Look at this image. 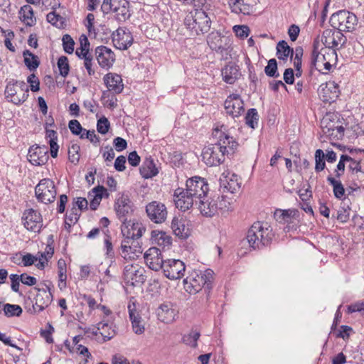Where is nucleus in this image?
Here are the masks:
<instances>
[{"instance_id": "69168bd1", "label": "nucleus", "mask_w": 364, "mask_h": 364, "mask_svg": "<svg viewBox=\"0 0 364 364\" xmlns=\"http://www.w3.org/2000/svg\"><path fill=\"white\" fill-rule=\"evenodd\" d=\"M68 127L70 132L75 135H80L85 129L77 119L70 120L68 123Z\"/></svg>"}, {"instance_id": "de8ad7c7", "label": "nucleus", "mask_w": 364, "mask_h": 364, "mask_svg": "<svg viewBox=\"0 0 364 364\" xmlns=\"http://www.w3.org/2000/svg\"><path fill=\"white\" fill-rule=\"evenodd\" d=\"M47 21L52 25L57 28H61L65 26V18L56 13L55 11H52L48 13L46 16Z\"/></svg>"}, {"instance_id": "e2e57ef3", "label": "nucleus", "mask_w": 364, "mask_h": 364, "mask_svg": "<svg viewBox=\"0 0 364 364\" xmlns=\"http://www.w3.org/2000/svg\"><path fill=\"white\" fill-rule=\"evenodd\" d=\"M58 278L60 282H65L66 275V264L65 260L59 259L58 262Z\"/></svg>"}, {"instance_id": "4be33fe9", "label": "nucleus", "mask_w": 364, "mask_h": 364, "mask_svg": "<svg viewBox=\"0 0 364 364\" xmlns=\"http://www.w3.org/2000/svg\"><path fill=\"white\" fill-rule=\"evenodd\" d=\"M96 59L102 68L109 69L115 62L114 52L105 46H97L95 50Z\"/></svg>"}, {"instance_id": "2f4dec72", "label": "nucleus", "mask_w": 364, "mask_h": 364, "mask_svg": "<svg viewBox=\"0 0 364 364\" xmlns=\"http://www.w3.org/2000/svg\"><path fill=\"white\" fill-rule=\"evenodd\" d=\"M171 229L174 235L181 240H185L190 235V230L182 219L173 218L171 222Z\"/></svg>"}, {"instance_id": "6ab92c4d", "label": "nucleus", "mask_w": 364, "mask_h": 364, "mask_svg": "<svg viewBox=\"0 0 364 364\" xmlns=\"http://www.w3.org/2000/svg\"><path fill=\"white\" fill-rule=\"evenodd\" d=\"M144 269L138 266H126L124 271V279L127 284L132 286L141 284L146 281V276L144 274Z\"/></svg>"}, {"instance_id": "a211bd4d", "label": "nucleus", "mask_w": 364, "mask_h": 364, "mask_svg": "<svg viewBox=\"0 0 364 364\" xmlns=\"http://www.w3.org/2000/svg\"><path fill=\"white\" fill-rule=\"evenodd\" d=\"M114 46L119 50H127L133 43V36L126 28H119L112 33Z\"/></svg>"}, {"instance_id": "ddd939ff", "label": "nucleus", "mask_w": 364, "mask_h": 364, "mask_svg": "<svg viewBox=\"0 0 364 364\" xmlns=\"http://www.w3.org/2000/svg\"><path fill=\"white\" fill-rule=\"evenodd\" d=\"M139 239L140 237H124L122 241V256L125 259H134L135 257H139V254L142 252Z\"/></svg>"}, {"instance_id": "49530a36", "label": "nucleus", "mask_w": 364, "mask_h": 364, "mask_svg": "<svg viewBox=\"0 0 364 364\" xmlns=\"http://www.w3.org/2000/svg\"><path fill=\"white\" fill-rule=\"evenodd\" d=\"M200 336L199 331L196 330H191L189 333L186 334L183 336V342L192 348H196L198 346L197 341Z\"/></svg>"}, {"instance_id": "a18cd8bd", "label": "nucleus", "mask_w": 364, "mask_h": 364, "mask_svg": "<svg viewBox=\"0 0 364 364\" xmlns=\"http://www.w3.org/2000/svg\"><path fill=\"white\" fill-rule=\"evenodd\" d=\"M122 4L121 7H117V11L114 12L116 14V18L117 21L124 22L127 20L130 16L129 11V3L128 1H122Z\"/></svg>"}, {"instance_id": "393cba45", "label": "nucleus", "mask_w": 364, "mask_h": 364, "mask_svg": "<svg viewBox=\"0 0 364 364\" xmlns=\"http://www.w3.org/2000/svg\"><path fill=\"white\" fill-rule=\"evenodd\" d=\"M173 197L176 207L182 211L190 209L194 203L198 204L197 200L189 193H186V189L181 188L175 191Z\"/></svg>"}, {"instance_id": "2eb2a0df", "label": "nucleus", "mask_w": 364, "mask_h": 364, "mask_svg": "<svg viewBox=\"0 0 364 364\" xmlns=\"http://www.w3.org/2000/svg\"><path fill=\"white\" fill-rule=\"evenodd\" d=\"M186 266L179 259H168L164 264V273L169 279H179L184 276Z\"/></svg>"}, {"instance_id": "4d7b16f0", "label": "nucleus", "mask_w": 364, "mask_h": 364, "mask_svg": "<svg viewBox=\"0 0 364 364\" xmlns=\"http://www.w3.org/2000/svg\"><path fill=\"white\" fill-rule=\"evenodd\" d=\"M57 65L60 75L63 77H66L68 75L70 70V65L68 63V58L66 56H60L58 60Z\"/></svg>"}, {"instance_id": "6e6552de", "label": "nucleus", "mask_w": 364, "mask_h": 364, "mask_svg": "<svg viewBox=\"0 0 364 364\" xmlns=\"http://www.w3.org/2000/svg\"><path fill=\"white\" fill-rule=\"evenodd\" d=\"M35 194L39 202L45 204L53 203L57 194L54 182L50 178L41 180L35 188Z\"/></svg>"}, {"instance_id": "680f3d73", "label": "nucleus", "mask_w": 364, "mask_h": 364, "mask_svg": "<svg viewBox=\"0 0 364 364\" xmlns=\"http://www.w3.org/2000/svg\"><path fill=\"white\" fill-rule=\"evenodd\" d=\"M233 31L236 35V36L240 38H247L250 33V29L247 26L245 25H237L233 27Z\"/></svg>"}, {"instance_id": "09e8293b", "label": "nucleus", "mask_w": 364, "mask_h": 364, "mask_svg": "<svg viewBox=\"0 0 364 364\" xmlns=\"http://www.w3.org/2000/svg\"><path fill=\"white\" fill-rule=\"evenodd\" d=\"M259 115L256 109L252 108L247 111L245 116L246 124L251 128L255 129L258 124Z\"/></svg>"}, {"instance_id": "bf43d9fd", "label": "nucleus", "mask_w": 364, "mask_h": 364, "mask_svg": "<svg viewBox=\"0 0 364 364\" xmlns=\"http://www.w3.org/2000/svg\"><path fill=\"white\" fill-rule=\"evenodd\" d=\"M53 236L51 235L48 237V245L44 252H41V257H43L46 261L52 257L54 253V247H53Z\"/></svg>"}, {"instance_id": "774afa93", "label": "nucleus", "mask_w": 364, "mask_h": 364, "mask_svg": "<svg viewBox=\"0 0 364 364\" xmlns=\"http://www.w3.org/2000/svg\"><path fill=\"white\" fill-rule=\"evenodd\" d=\"M28 83L30 84L31 90L33 92H37L40 89V82L34 74H31L27 78Z\"/></svg>"}, {"instance_id": "79ce46f5", "label": "nucleus", "mask_w": 364, "mask_h": 364, "mask_svg": "<svg viewBox=\"0 0 364 364\" xmlns=\"http://www.w3.org/2000/svg\"><path fill=\"white\" fill-rule=\"evenodd\" d=\"M220 187L232 193H237L240 188V183L237 181V176L232 175L230 178L227 177L225 179H220Z\"/></svg>"}, {"instance_id": "aec40b11", "label": "nucleus", "mask_w": 364, "mask_h": 364, "mask_svg": "<svg viewBox=\"0 0 364 364\" xmlns=\"http://www.w3.org/2000/svg\"><path fill=\"white\" fill-rule=\"evenodd\" d=\"M46 289H37L38 293L32 304L33 312L38 313L47 308L52 301L53 295L49 286Z\"/></svg>"}, {"instance_id": "c85d7f7f", "label": "nucleus", "mask_w": 364, "mask_h": 364, "mask_svg": "<svg viewBox=\"0 0 364 364\" xmlns=\"http://www.w3.org/2000/svg\"><path fill=\"white\" fill-rule=\"evenodd\" d=\"M103 80L109 91L115 94H119L122 92L124 85L121 75L109 73L104 76Z\"/></svg>"}, {"instance_id": "052dcab7", "label": "nucleus", "mask_w": 364, "mask_h": 364, "mask_svg": "<svg viewBox=\"0 0 364 364\" xmlns=\"http://www.w3.org/2000/svg\"><path fill=\"white\" fill-rule=\"evenodd\" d=\"M350 162L349 164V169L352 171L353 173H364V167H363V161H357L353 158H351V160L348 161Z\"/></svg>"}, {"instance_id": "473e14b6", "label": "nucleus", "mask_w": 364, "mask_h": 364, "mask_svg": "<svg viewBox=\"0 0 364 364\" xmlns=\"http://www.w3.org/2000/svg\"><path fill=\"white\" fill-rule=\"evenodd\" d=\"M221 73L223 80L228 84H233L240 76L239 67L232 63L225 65Z\"/></svg>"}, {"instance_id": "864d4df0", "label": "nucleus", "mask_w": 364, "mask_h": 364, "mask_svg": "<svg viewBox=\"0 0 364 364\" xmlns=\"http://www.w3.org/2000/svg\"><path fill=\"white\" fill-rule=\"evenodd\" d=\"M319 42L314 41L313 44V50L311 52V67L315 69H318V58H324V55H321L318 51Z\"/></svg>"}, {"instance_id": "6e6d98bb", "label": "nucleus", "mask_w": 364, "mask_h": 364, "mask_svg": "<svg viewBox=\"0 0 364 364\" xmlns=\"http://www.w3.org/2000/svg\"><path fill=\"white\" fill-rule=\"evenodd\" d=\"M80 147L77 144H72L68 148V159L73 164H77L80 159Z\"/></svg>"}, {"instance_id": "603ef678", "label": "nucleus", "mask_w": 364, "mask_h": 364, "mask_svg": "<svg viewBox=\"0 0 364 364\" xmlns=\"http://www.w3.org/2000/svg\"><path fill=\"white\" fill-rule=\"evenodd\" d=\"M81 213L77 210L75 205L70 210L69 213L65 215V223L70 226L75 225L79 220Z\"/></svg>"}, {"instance_id": "f257e3e1", "label": "nucleus", "mask_w": 364, "mask_h": 364, "mask_svg": "<svg viewBox=\"0 0 364 364\" xmlns=\"http://www.w3.org/2000/svg\"><path fill=\"white\" fill-rule=\"evenodd\" d=\"M274 236L272 228L261 222L255 223L248 230L246 239L253 250H260L268 246Z\"/></svg>"}, {"instance_id": "bb28decb", "label": "nucleus", "mask_w": 364, "mask_h": 364, "mask_svg": "<svg viewBox=\"0 0 364 364\" xmlns=\"http://www.w3.org/2000/svg\"><path fill=\"white\" fill-rule=\"evenodd\" d=\"M318 95L323 102L331 104L338 97V86L334 82H328L325 85L323 84L320 87Z\"/></svg>"}, {"instance_id": "37998d69", "label": "nucleus", "mask_w": 364, "mask_h": 364, "mask_svg": "<svg viewBox=\"0 0 364 364\" xmlns=\"http://www.w3.org/2000/svg\"><path fill=\"white\" fill-rule=\"evenodd\" d=\"M327 181L333 187L334 196L338 199H344L346 191L341 181L336 179V178H333L332 176H328L327 177Z\"/></svg>"}, {"instance_id": "f03ea898", "label": "nucleus", "mask_w": 364, "mask_h": 364, "mask_svg": "<svg viewBox=\"0 0 364 364\" xmlns=\"http://www.w3.org/2000/svg\"><path fill=\"white\" fill-rule=\"evenodd\" d=\"M186 26L196 35L203 34L210 31V18L202 9H196L194 13L186 16L184 20Z\"/></svg>"}, {"instance_id": "20e7f679", "label": "nucleus", "mask_w": 364, "mask_h": 364, "mask_svg": "<svg viewBox=\"0 0 364 364\" xmlns=\"http://www.w3.org/2000/svg\"><path fill=\"white\" fill-rule=\"evenodd\" d=\"M330 23L341 32H352L358 24V18L352 12L341 10L331 16Z\"/></svg>"}, {"instance_id": "3c124183", "label": "nucleus", "mask_w": 364, "mask_h": 364, "mask_svg": "<svg viewBox=\"0 0 364 364\" xmlns=\"http://www.w3.org/2000/svg\"><path fill=\"white\" fill-rule=\"evenodd\" d=\"M264 73L268 77H278L279 73L278 72L277 62L276 59L272 58L268 60L267 65L264 68Z\"/></svg>"}, {"instance_id": "cd10ccee", "label": "nucleus", "mask_w": 364, "mask_h": 364, "mask_svg": "<svg viewBox=\"0 0 364 364\" xmlns=\"http://www.w3.org/2000/svg\"><path fill=\"white\" fill-rule=\"evenodd\" d=\"M145 230L146 229L143 225L137 221L126 220L122 222L121 227L122 234L124 237H141Z\"/></svg>"}, {"instance_id": "8fccbe9b", "label": "nucleus", "mask_w": 364, "mask_h": 364, "mask_svg": "<svg viewBox=\"0 0 364 364\" xmlns=\"http://www.w3.org/2000/svg\"><path fill=\"white\" fill-rule=\"evenodd\" d=\"M3 311L8 317L19 316L22 314L21 307L16 304H6L4 305Z\"/></svg>"}, {"instance_id": "4c0bfd02", "label": "nucleus", "mask_w": 364, "mask_h": 364, "mask_svg": "<svg viewBox=\"0 0 364 364\" xmlns=\"http://www.w3.org/2000/svg\"><path fill=\"white\" fill-rule=\"evenodd\" d=\"M151 239L153 242L163 247L171 244V237L164 231L152 230Z\"/></svg>"}, {"instance_id": "7c9ffc66", "label": "nucleus", "mask_w": 364, "mask_h": 364, "mask_svg": "<svg viewBox=\"0 0 364 364\" xmlns=\"http://www.w3.org/2000/svg\"><path fill=\"white\" fill-rule=\"evenodd\" d=\"M128 311L134 332L136 334L143 333L144 331V326L141 324V317L136 311L134 303L129 304Z\"/></svg>"}, {"instance_id": "e433bc0d", "label": "nucleus", "mask_w": 364, "mask_h": 364, "mask_svg": "<svg viewBox=\"0 0 364 364\" xmlns=\"http://www.w3.org/2000/svg\"><path fill=\"white\" fill-rule=\"evenodd\" d=\"M97 330L102 331L101 335L104 338V341H107L112 338L115 334V326L112 323H109V320L103 318L101 322L97 324Z\"/></svg>"}, {"instance_id": "338daca9", "label": "nucleus", "mask_w": 364, "mask_h": 364, "mask_svg": "<svg viewBox=\"0 0 364 364\" xmlns=\"http://www.w3.org/2000/svg\"><path fill=\"white\" fill-rule=\"evenodd\" d=\"M84 60V66L86 68L89 75H93L95 73V68H93V56L92 55H90L88 57L85 58Z\"/></svg>"}, {"instance_id": "0eeeda50", "label": "nucleus", "mask_w": 364, "mask_h": 364, "mask_svg": "<svg viewBox=\"0 0 364 364\" xmlns=\"http://www.w3.org/2000/svg\"><path fill=\"white\" fill-rule=\"evenodd\" d=\"M207 43L212 50L226 57L232 50V40L229 36H221L218 31H213L207 38Z\"/></svg>"}, {"instance_id": "4468645a", "label": "nucleus", "mask_w": 364, "mask_h": 364, "mask_svg": "<svg viewBox=\"0 0 364 364\" xmlns=\"http://www.w3.org/2000/svg\"><path fill=\"white\" fill-rule=\"evenodd\" d=\"M22 220L23 221L24 227L30 231L39 232L43 227L41 214L32 208L24 211Z\"/></svg>"}, {"instance_id": "c03bdc74", "label": "nucleus", "mask_w": 364, "mask_h": 364, "mask_svg": "<svg viewBox=\"0 0 364 364\" xmlns=\"http://www.w3.org/2000/svg\"><path fill=\"white\" fill-rule=\"evenodd\" d=\"M23 56L24 58L25 65L29 70H36L39 66L40 61L38 60L37 55L32 53L30 50H25L23 52Z\"/></svg>"}, {"instance_id": "ea45409f", "label": "nucleus", "mask_w": 364, "mask_h": 364, "mask_svg": "<svg viewBox=\"0 0 364 364\" xmlns=\"http://www.w3.org/2000/svg\"><path fill=\"white\" fill-rule=\"evenodd\" d=\"M105 190L103 186H97L92 189V192H89L88 198L90 200V207L91 210H97L102 200V193Z\"/></svg>"}, {"instance_id": "7ed1b4c3", "label": "nucleus", "mask_w": 364, "mask_h": 364, "mask_svg": "<svg viewBox=\"0 0 364 364\" xmlns=\"http://www.w3.org/2000/svg\"><path fill=\"white\" fill-rule=\"evenodd\" d=\"M28 92V86L24 81L13 79L6 86L5 97L15 105H21L27 100Z\"/></svg>"}, {"instance_id": "f3484780", "label": "nucleus", "mask_w": 364, "mask_h": 364, "mask_svg": "<svg viewBox=\"0 0 364 364\" xmlns=\"http://www.w3.org/2000/svg\"><path fill=\"white\" fill-rule=\"evenodd\" d=\"M226 113L233 118L238 117L245 112L244 102L237 94L230 95L224 102Z\"/></svg>"}, {"instance_id": "c9c22d12", "label": "nucleus", "mask_w": 364, "mask_h": 364, "mask_svg": "<svg viewBox=\"0 0 364 364\" xmlns=\"http://www.w3.org/2000/svg\"><path fill=\"white\" fill-rule=\"evenodd\" d=\"M298 210L295 209H277L274 213V218L279 223H290L292 222V218L298 215Z\"/></svg>"}, {"instance_id": "0e129e2a", "label": "nucleus", "mask_w": 364, "mask_h": 364, "mask_svg": "<svg viewBox=\"0 0 364 364\" xmlns=\"http://www.w3.org/2000/svg\"><path fill=\"white\" fill-rule=\"evenodd\" d=\"M109 122L106 117H102L97 122V129L100 134H105L109 129Z\"/></svg>"}, {"instance_id": "a19ab883", "label": "nucleus", "mask_w": 364, "mask_h": 364, "mask_svg": "<svg viewBox=\"0 0 364 364\" xmlns=\"http://www.w3.org/2000/svg\"><path fill=\"white\" fill-rule=\"evenodd\" d=\"M229 4L232 11L236 14L241 13L245 15H249L252 10L250 4L245 2V0H230Z\"/></svg>"}, {"instance_id": "5fc2aeb1", "label": "nucleus", "mask_w": 364, "mask_h": 364, "mask_svg": "<svg viewBox=\"0 0 364 364\" xmlns=\"http://www.w3.org/2000/svg\"><path fill=\"white\" fill-rule=\"evenodd\" d=\"M315 171L320 172L323 171L326 167L325 163V154L321 149H317L315 152Z\"/></svg>"}, {"instance_id": "39448f33", "label": "nucleus", "mask_w": 364, "mask_h": 364, "mask_svg": "<svg viewBox=\"0 0 364 364\" xmlns=\"http://www.w3.org/2000/svg\"><path fill=\"white\" fill-rule=\"evenodd\" d=\"M212 135L213 139L215 140L214 144L215 145H220L222 147V151L225 152L228 156L233 155L237 149L238 143L232 136L229 135L225 125L222 124L220 127L217 126L214 128Z\"/></svg>"}, {"instance_id": "f704fd0d", "label": "nucleus", "mask_w": 364, "mask_h": 364, "mask_svg": "<svg viewBox=\"0 0 364 364\" xmlns=\"http://www.w3.org/2000/svg\"><path fill=\"white\" fill-rule=\"evenodd\" d=\"M18 14L21 21L26 26H33L36 24V18L34 16L33 9L30 5L26 4L21 6Z\"/></svg>"}, {"instance_id": "423d86ee", "label": "nucleus", "mask_w": 364, "mask_h": 364, "mask_svg": "<svg viewBox=\"0 0 364 364\" xmlns=\"http://www.w3.org/2000/svg\"><path fill=\"white\" fill-rule=\"evenodd\" d=\"M214 272L212 269H208L203 272L197 274L192 282L188 284L187 280L185 279L186 291H189L190 294H196L203 289L205 292L209 293L213 288Z\"/></svg>"}, {"instance_id": "5701e85b", "label": "nucleus", "mask_w": 364, "mask_h": 364, "mask_svg": "<svg viewBox=\"0 0 364 364\" xmlns=\"http://www.w3.org/2000/svg\"><path fill=\"white\" fill-rule=\"evenodd\" d=\"M331 115H326L321 121V128L324 134L339 139L344 136L345 129L331 119Z\"/></svg>"}, {"instance_id": "412c9836", "label": "nucleus", "mask_w": 364, "mask_h": 364, "mask_svg": "<svg viewBox=\"0 0 364 364\" xmlns=\"http://www.w3.org/2000/svg\"><path fill=\"white\" fill-rule=\"evenodd\" d=\"M28 160L34 166H42L45 164L48 159V149L46 146H32L28 152Z\"/></svg>"}, {"instance_id": "9b49d317", "label": "nucleus", "mask_w": 364, "mask_h": 364, "mask_svg": "<svg viewBox=\"0 0 364 364\" xmlns=\"http://www.w3.org/2000/svg\"><path fill=\"white\" fill-rule=\"evenodd\" d=\"M220 145L211 144L205 146L202 151L203 161L209 166H218L224 162L227 154L222 151Z\"/></svg>"}, {"instance_id": "a878e982", "label": "nucleus", "mask_w": 364, "mask_h": 364, "mask_svg": "<svg viewBox=\"0 0 364 364\" xmlns=\"http://www.w3.org/2000/svg\"><path fill=\"white\" fill-rule=\"evenodd\" d=\"M198 202V209L200 213L205 217H213L218 213L217 199L215 195L209 196L206 194L202 197Z\"/></svg>"}, {"instance_id": "13d9d810", "label": "nucleus", "mask_w": 364, "mask_h": 364, "mask_svg": "<svg viewBox=\"0 0 364 364\" xmlns=\"http://www.w3.org/2000/svg\"><path fill=\"white\" fill-rule=\"evenodd\" d=\"M62 41L64 51L68 54H72L74 51L75 46V41L73 38L70 35L65 34L63 36Z\"/></svg>"}, {"instance_id": "b1692460", "label": "nucleus", "mask_w": 364, "mask_h": 364, "mask_svg": "<svg viewBox=\"0 0 364 364\" xmlns=\"http://www.w3.org/2000/svg\"><path fill=\"white\" fill-rule=\"evenodd\" d=\"M144 260L146 265L154 271L164 269L165 261L161 257V252L157 247H151L144 253Z\"/></svg>"}, {"instance_id": "9d476101", "label": "nucleus", "mask_w": 364, "mask_h": 364, "mask_svg": "<svg viewBox=\"0 0 364 364\" xmlns=\"http://www.w3.org/2000/svg\"><path fill=\"white\" fill-rule=\"evenodd\" d=\"M321 41L326 48L333 49V54L336 55V50L343 47L346 43L347 38L338 29H326L322 33Z\"/></svg>"}, {"instance_id": "c756f323", "label": "nucleus", "mask_w": 364, "mask_h": 364, "mask_svg": "<svg viewBox=\"0 0 364 364\" xmlns=\"http://www.w3.org/2000/svg\"><path fill=\"white\" fill-rule=\"evenodd\" d=\"M158 319L161 322L169 323L175 320L176 311L173 308L171 303H164L156 310Z\"/></svg>"}, {"instance_id": "dca6fc26", "label": "nucleus", "mask_w": 364, "mask_h": 364, "mask_svg": "<svg viewBox=\"0 0 364 364\" xmlns=\"http://www.w3.org/2000/svg\"><path fill=\"white\" fill-rule=\"evenodd\" d=\"M148 218L155 223H162L167 218V210L165 205L159 201H152L146 206Z\"/></svg>"}, {"instance_id": "f8f14e48", "label": "nucleus", "mask_w": 364, "mask_h": 364, "mask_svg": "<svg viewBox=\"0 0 364 364\" xmlns=\"http://www.w3.org/2000/svg\"><path fill=\"white\" fill-rule=\"evenodd\" d=\"M114 209L118 218L122 222L127 220L128 217L134 211L133 203L127 194L124 193H118L114 204Z\"/></svg>"}, {"instance_id": "1a4fd4ad", "label": "nucleus", "mask_w": 364, "mask_h": 364, "mask_svg": "<svg viewBox=\"0 0 364 364\" xmlns=\"http://www.w3.org/2000/svg\"><path fill=\"white\" fill-rule=\"evenodd\" d=\"M209 192V185L207 181L200 176L188 178L186 183V193H189L196 200L205 196Z\"/></svg>"}, {"instance_id": "72a5a7b5", "label": "nucleus", "mask_w": 364, "mask_h": 364, "mask_svg": "<svg viewBox=\"0 0 364 364\" xmlns=\"http://www.w3.org/2000/svg\"><path fill=\"white\" fill-rule=\"evenodd\" d=\"M139 172L144 178H151L159 173L154 159L150 157L145 159L139 168Z\"/></svg>"}, {"instance_id": "58836bf2", "label": "nucleus", "mask_w": 364, "mask_h": 364, "mask_svg": "<svg viewBox=\"0 0 364 364\" xmlns=\"http://www.w3.org/2000/svg\"><path fill=\"white\" fill-rule=\"evenodd\" d=\"M293 55L294 49L285 41H279L277 45V56L279 60L287 61L289 56L292 58Z\"/></svg>"}]
</instances>
